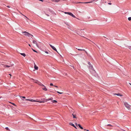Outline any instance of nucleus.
I'll return each mask as SVG.
<instances>
[{"label": "nucleus", "mask_w": 131, "mask_h": 131, "mask_svg": "<svg viewBox=\"0 0 131 131\" xmlns=\"http://www.w3.org/2000/svg\"><path fill=\"white\" fill-rule=\"evenodd\" d=\"M124 104L125 106L128 110H130V105H129L128 103L126 102L124 103Z\"/></svg>", "instance_id": "nucleus-1"}, {"label": "nucleus", "mask_w": 131, "mask_h": 131, "mask_svg": "<svg viewBox=\"0 0 131 131\" xmlns=\"http://www.w3.org/2000/svg\"><path fill=\"white\" fill-rule=\"evenodd\" d=\"M22 33H24L25 34H24V35L25 36H27L28 37H29L30 35H31V36L33 37V36L30 33H29V32H27L26 31H23L22 32Z\"/></svg>", "instance_id": "nucleus-2"}, {"label": "nucleus", "mask_w": 131, "mask_h": 131, "mask_svg": "<svg viewBox=\"0 0 131 131\" xmlns=\"http://www.w3.org/2000/svg\"><path fill=\"white\" fill-rule=\"evenodd\" d=\"M42 86V89L45 91H47V89L46 88V86L42 83L40 85Z\"/></svg>", "instance_id": "nucleus-3"}, {"label": "nucleus", "mask_w": 131, "mask_h": 131, "mask_svg": "<svg viewBox=\"0 0 131 131\" xmlns=\"http://www.w3.org/2000/svg\"><path fill=\"white\" fill-rule=\"evenodd\" d=\"M31 79L32 80H34L33 81V82L34 83H36L37 84H38L39 85H40L41 84V82H39V81H38V80H34L33 79Z\"/></svg>", "instance_id": "nucleus-4"}, {"label": "nucleus", "mask_w": 131, "mask_h": 131, "mask_svg": "<svg viewBox=\"0 0 131 131\" xmlns=\"http://www.w3.org/2000/svg\"><path fill=\"white\" fill-rule=\"evenodd\" d=\"M30 101H31L32 102H39V103H44V101H37L36 100H35L33 99H30Z\"/></svg>", "instance_id": "nucleus-5"}, {"label": "nucleus", "mask_w": 131, "mask_h": 131, "mask_svg": "<svg viewBox=\"0 0 131 131\" xmlns=\"http://www.w3.org/2000/svg\"><path fill=\"white\" fill-rule=\"evenodd\" d=\"M50 46L54 50L56 51L57 53H58V52L57 51V50L56 48L53 46L52 45H51L49 44Z\"/></svg>", "instance_id": "nucleus-6"}, {"label": "nucleus", "mask_w": 131, "mask_h": 131, "mask_svg": "<svg viewBox=\"0 0 131 131\" xmlns=\"http://www.w3.org/2000/svg\"><path fill=\"white\" fill-rule=\"evenodd\" d=\"M32 42L33 43L36 44L37 47H38V48H39V46L38 45L37 42L36 41L34 40Z\"/></svg>", "instance_id": "nucleus-7"}, {"label": "nucleus", "mask_w": 131, "mask_h": 131, "mask_svg": "<svg viewBox=\"0 0 131 131\" xmlns=\"http://www.w3.org/2000/svg\"><path fill=\"white\" fill-rule=\"evenodd\" d=\"M72 115L73 116V118H77V114H76L73 113L72 114Z\"/></svg>", "instance_id": "nucleus-8"}, {"label": "nucleus", "mask_w": 131, "mask_h": 131, "mask_svg": "<svg viewBox=\"0 0 131 131\" xmlns=\"http://www.w3.org/2000/svg\"><path fill=\"white\" fill-rule=\"evenodd\" d=\"M69 124L72 126H73L74 127H75L76 129H77V127L75 126L71 122H70L69 123Z\"/></svg>", "instance_id": "nucleus-9"}, {"label": "nucleus", "mask_w": 131, "mask_h": 131, "mask_svg": "<svg viewBox=\"0 0 131 131\" xmlns=\"http://www.w3.org/2000/svg\"><path fill=\"white\" fill-rule=\"evenodd\" d=\"M89 69L91 70H94V68H93V66L92 65H90L89 66Z\"/></svg>", "instance_id": "nucleus-10"}, {"label": "nucleus", "mask_w": 131, "mask_h": 131, "mask_svg": "<svg viewBox=\"0 0 131 131\" xmlns=\"http://www.w3.org/2000/svg\"><path fill=\"white\" fill-rule=\"evenodd\" d=\"M69 15L72 16L74 18L75 17V16L71 13H70Z\"/></svg>", "instance_id": "nucleus-11"}, {"label": "nucleus", "mask_w": 131, "mask_h": 131, "mask_svg": "<svg viewBox=\"0 0 131 131\" xmlns=\"http://www.w3.org/2000/svg\"><path fill=\"white\" fill-rule=\"evenodd\" d=\"M14 65L13 64H11L10 66H8L7 65H5V67H6L9 68L11 67H12Z\"/></svg>", "instance_id": "nucleus-12"}, {"label": "nucleus", "mask_w": 131, "mask_h": 131, "mask_svg": "<svg viewBox=\"0 0 131 131\" xmlns=\"http://www.w3.org/2000/svg\"><path fill=\"white\" fill-rule=\"evenodd\" d=\"M114 95H117L118 96H123L121 94L119 93H118V94L115 93V94H114Z\"/></svg>", "instance_id": "nucleus-13"}, {"label": "nucleus", "mask_w": 131, "mask_h": 131, "mask_svg": "<svg viewBox=\"0 0 131 131\" xmlns=\"http://www.w3.org/2000/svg\"><path fill=\"white\" fill-rule=\"evenodd\" d=\"M34 68L36 70H38V67L36 66V65H35V66H34Z\"/></svg>", "instance_id": "nucleus-14"}, {"label": "nucleus", "mask_w": 131, "mask_h": 131, "mask_svg": "<svg viewBox=\"0 0 131 131\" xmlns=\"http://www.w3.org/2000/svg\"><path fill=\"white\" fill-rule=\"evenodd\" d=\"M98 0H93L91 2H86V3H92V2H94V1H98Z\"/></svg>", "instance_id": "nucleus-15"}, {"label": "nucleus", "mask_w": 131, "mask_h": 131, "mask_svg": "<svg viewBox=\"0 0 131 131\" xmlns=\"http://www.w3.org/2000/svg\"><path fill=\"white\" fill-rule=\"evenodd\" d=\"M20 54L22 56H24V57H25L26 55V54L24 53H20Z\"/></svg>", "instance_id": "nucleus-16"}, {"label": "nucleus", "mask_w": 131, "mask_h": 131, "mask_svg": "<svg viewBox=\"0 0 131 131\" xmlns=\"http://www.w3.org/2000/svg\"><path fill=\"white\" fill-rule=\"evenodd\" d=\"M52 102L54 103H56L57 102V101L56 100H53L52 101Z\"/></svg>", "instance_id": "nucleus-17"}, {"label": "nucleus", "mask_w": 131, "mask_h": 131, "mask_svg": "<svg viewBox=\"0 0 131 131\" xmlns=\"http://www.w3.org/2000/svg\"><path fill=\"white\" fill-rule=\"evenodd\" d=\"M78 126L80 127V128L81 129H83V128L81 126V125L79 124H78Z\"/></svg>", "instance_id": "nucleus-18"}, {"label": "nucleus", "mask_w": 131, "mask_h": 131, "mask_svg": "<svg viewBox=\"0 0 131 131\" xmlns=\"http://www.w3.org/2000/svg\"><path fill=\"white\" fill-rule=\"evenodd\" d=\"M79 51H85V50L84 49H78L77 48H76Z\"/></svg>", "instance_id": "nucleus-19"}, {"label": "nucleus", "mask_w": 131, "mask_h": 131, "mask_svg": "<svg viewBox=\"0 0 131 131\" xmlns=\"http://www.w3.org/2000/svg\"><path fill=\"white\" fill-rule=\"evenodd\" d=\"M11 104H12L14 106H16V104H15L14 103H11V102H10Z\"/></svg>", "instance_id": "nucleus-20"}, {"label": "nucleus", "mask_w": 131, "mask_h": 131, "mask_svg": "<svg viewBox=\"0 0 131 131\" xmlns=\"http://www.w3.org/2000/svg\"><path fill=\"white\" fill-rule=\"evenodd\" d=\"M70 13V12H65L64 13L65 14H68V15H69Z\"/></svg>", "instance_id": "nucleus-21"}, {"label": "nucleus", "mask_w": 131, "mask_h": 131, "mask_svg": "<svg viewBox=\"0 0 131 131\" xmlns=\"http://www.w3.org/2000/svg\"><path fill=\"white\" fill-rule=\"evenodd\" d=\"M60 1V0H54V2H58Z\"/></svg>", "instance_id": "nucleus-22"}, {"label": "nucleus", "mask_w": 131, "mask_h": 131, "mask_svg": "<svg viewBox=\"0 0 131 131\" xmlns=\"http://www.w3.org/2000/svg\"><path fill=\"white\" fill-rule=\"evenodd\" d=\"M128 19L129 20H131V17H129L128 18Z\"/></svg>", "instance_id": "nucleus-23"}, {"label": "nucleus", "mask_w": 131, "mask_h": 131, "mask_svg": "<svg viewBox=\"0 0 131 131\" xmlns=\"http://www.w3.org/2000/svg\"><path fill=\"white\" fill-rule=\"evenodd\" d=\"M5 129H6V130H10L7 127H6L5 128Z\"/></svg>", "instance_id": "nucleus-24"}, {"label": "nucleus", "mask_w": 131, "mask_h": 131, "mask_svg": "<svg viewBox=\"0 0 131 131\" xmlns=\"http://www.w3.org/2000/svg\"><path fill=\"white\" fill-rule=\"evenodd\" d=\"M52 98H51L49 99H48L47 100V101H49V100H52Z\"/></svg>", "instance_id": "nucleus-25"}, {"label": "nucleus", "mask_w": 131, "mask_h": 131, "mask_svg": "<svg viewBox=\"0 0 131 131\" xmlns=\"http://www.w3.org/2000/svg\"><path fill=\"white\" fill-rule=\"evenodd\" d=\"M32 50H33V51L34 52H36V53H37V52L35 50H34V49H33L32 48Z\"/></svg>", "instance_id": "nucleus-26"}, {"label": "nucleus", "mask_w": 131, "mask_h": 131, "mask_svg": "<svg viewBox=\"0 0 131 131\" xmlns=\"http://www.w3.org/2000/svg\"><path fill=\"white\" fill-rule=\"evenodd\" d=\"M57 93H59V94H62L63 93L60 92H59L58 91H57Z\"/></svg>", "instance_id": "nucleus-27"}, {"label": "nucleus", "mask_w": 131, "mask_h": 131, "mask_svg": "<svg viewBox=\"0 0 131 131\" xmlns=\"http://www.w3.org/2000/svg\"><path fill=\"white\" fill-rule=\"evenodd\" d=\"M106 3V2H105L103 0L102 2V3Z\"/></svg>", "instance_id": "nucleus-28"}, {"label": "nucleus", "mask_w": 131, "mask_h": 131, "mask_svg": "<svg viewBox=\"0 0 131 131\" xmlns=\"http://www.w3.org/2000/svg\"><path fill=\"white\" fill-rule=\"evenodd\" d=\"M45 53H46L47 54H49L48 52L47 51H45Z\"/></svg>", "instance_id": "nucleus-29"}, {"label": "nucleus", "mask_w": 131, "mask_h": 131, "mask_svg": "<svg viewBox=\"0 0 131 131\" xmlns=\"http://www.w3.org/2000/svg\"><path fill=\"white\" fill-rule=\"evenodd\" d=\"M128 48L130 49L131 50V46H129L128 47Z\"/></svg>", "instance_id": "nucleus-30"}, {"label": "nucleus", "mask_w": 131, "mask_h": 131, "mask_svg": "<svg viewBox=\"0 0 131 131\" xmlns=\"http://www.w3.org/2000/svg\"><path fill=\"white\" fill-rule=\"evenodd\" d=\"M107 126H113L111 125V124H108L107 125Z\"/></svg>", "instance_id": "nucleus-31"}, {"label": "nucleus", "mask_w": 131, "mask_h": 131, "mask_svg": "<svg viewBox=\"0 0 131 131\" xmlns=\"http://www.w3.org/2000/svg\"><path fill=\"white\" fill-rule=\"evenodd\" d=\"M30 99H26V101H30Z\"/></svg>", "instance_id": "nucleus-32"}, {"label": "nucleus", "mask_w": 131, "mask_h": 131, "mask_svg": "<svg viewBox=\"0 0 131 131\" xmlns=\"http://www.w3.org/2000/svg\"><path fill=\"white\" fill-rule=\"evenodd\" d=\"M88 64L89 65H90V66L91 65V63H90V62H88Z\"/></svg>", "instance_id": "nucleus-33"}, {"label": "nucleus", "mask_w": 131, "mask_h": 131, "mask_svg": "<svg viewBox=\"0 0 131 131\" xmlns=\"http://www.w3.org/2000/svg\"><path fill=\"white\" fill-rule=\"evenodd\" d=\"M75 124L77 126H78V124L76 122L75 123Z\"/></svg>", "instance_id": "nucleus-34"}, {"label": "nucleus", "mask_w": 131, "mask_h": 131, "mask_svg": "<svg viewBox=\"0 0 131 131\" xmlns=\"http://www.w3.org/2000/svg\"><path fill=\"white\" fill-rule=\"evenodd\" d=\"M20 13L22 15H23L24 16V15H23L21 13ZM24 16H25V17L26 18H27L28 19V18H27V17L26 16H24Z\"/></svg>", "instance_id": "nucleus-35"}, {"label": "nucleus", "mask_w": 131, "mask_h": 131, "mask_svg": "<svg viewBox=\"0 0 131 131\" xmlns=\"http://www.w3.org/2000/svg\"><path fill=\"white\" fill-rule=\"evenodd\" d=\"M50 86H53V84L52 83H50Z\"/></svg>", "instance_id": "nucleus-36"}, {"label": "nucleus", "mask_w": 131, "mask_h": 131, "mask_svg": "<svg viewBox=\"0 0 131 131\" xmlns=\"http://www.w3.org/2000/svg\"><path fill=\"white\" fill-rule=\"evenodd\" d=\"M21 97L23 98H24V99H25V96H21Z\"/></svg>", "instance_id": "nucleus-37"}, {"label": "nucleus", "mask_w": 131, "mask_h": 131, "mask_svg": "<svg viewBox=\"0 0 131 131\" xmlns=\"http://www.w3.org/2000/svg\"><path fill=\"white\" fill-rule=\"evenodd\" d=\"M108 4H109V5H111L112 4V3H108Z\"/></svg>", "instance_id": "nucleus-38"}, {"label": "nucleus", "mask_w": 131, "mask_h": 131, "mask_svg": "<svg viewBox=\"0 0 131 131\" xmlns=\"http://www.w3.org/2000/svg\"><path fill=\"white\" fill-rule=\"evenodd\" d=\"M7 7H8V8H10V7L9 6H7Z\"/></svg>", "instance_id": "nucleus-39"}, {"label": "nucleus", "mask_w": 131, "mask_h": 131, "mask_svg": "<svg viewBox=\"0 0 131 131\" xmlns=\"http://www.w3.org/2000/svg\"><path fill=\"white\" fill-rule=\"evenodd\" d=\"M46 14L48 16H49V15L48 14Z\"/></svg>", "instance_id": "nucleus-40"}, {"label": "nucleus", "mask_w": 131, "mask_h": 131, "mask_svg": "<svg viewBox=\"0 0 131 131\" xmlns=\"http://www.w3.org/2000/svg\"><path fill=\"white\" fill-rule=\"evenodd\" d=\"M84 130H87V131H89V130H86V129H84Z\"/></svg>", "instance_id": "nucleus-41"}, {"label": "nucleus", "mask_w": 131, "mask_h": 131, "mask_svg": "<svg viewBox=\"0 0 131 131\" xmlns=\"http://www.w3.org/2000/svg\"><path fill=\"white\" fill-rule=\"evenodd\" d=\"M55 87H57V88H58V87L57 86H54Z\"/></svg>", "instance_id": "nucleus-42"}, {"label": "nucleus", "mask_w": 131, "mask_h": 131, "mask_svg": "<svg viewBox=\"0 0 131 131\" xmlns=\"http://www.w3.org/2000/svg\"><path fill=\"white\" fill-rule=\"evenodd\" d=\"M34 66H35V65H36L35 62H34Z\"/></svg>", "instance_id": "nucleus-43"}, {"label": "nucleus", "mask_w": 131, "mask_h": 131, "mask_svg": "<svg viewBox=\"0 0 131 131\" xmlns=\"http://www.w3.org/2000/svg\"><path fill=\"white\" fill-rule=\"evenodd\" d=\"M9 75H10V77H11V74H9Z\"/></svg>", "instance_id": "nucleus-44"}, {"label": "nucleus", "mask_w": 131, "mask_h": 131, "mask_svg": "<svg viewBox=\"0 0 131 131\" xmlns=\"http://www.w3.org/2000/svg\"><path fill=\"white\" fill-rule=\"evenodd\" d=\"M129 83V84L130 85H131V83Z\"/></svg>", "instance_id": "nucleus-45"}, {"label": "nucleus", "mask_w": 131, "mask_h": 131, "mask_svg": "<svg viewBox=\"0 0 131 131\" xmlns=\"http://www.w3.org/2000/svg\"><path fill=\"white\" fill-rule=\"evenodd\" d=\"M28 45H29V46H30H30H30V44H29Z\"/></svg>", "instance_id": "nucleus-46"}, {"label": "nucleus", "mask_w": 131, "mask_h": 131, "mask_svg": "<svg viewBox=\"0 0 131 131\" xmlns=\"http://www.w3.org/2000/svg\"><path fill=\"white\" fill-rule=\"evenodd\" d=\"M52 1H54V0H51Z\"/></svg>", "instance_id": "nucleus-47"}, {"label": "nucleus", "mask_w": 131, "mask_h": 131, "mask_svg": "<svg viewBox=\"0 0 131 131\" xmlns=\"http://www.w3.org/2000/svg\"><path fill=\"white\" fill-rule=\"evenodd\" d=\"M32 37H31V38H32Z\"/></svg>", "instance_id": "nucleus-48"}, {"label": "nucleus", "mask_w": 131, "mask_h": 131, "mask_svg": "<svg viewBox=\"0 0 131 131\" xmlns=\"http://www.w3.org/2000/svg\"><path fill=\"white\" fill-rule=\"evenodd\" d=\"M32 37H31V38H32Z\"/></svg>", "instance_id": "nucleus-49"}, {"label": "nucleus", "mask_w": 131, "mask_h": 131, "mask_svg": "<svg viewBox=\"0 0 131 131\" xmlns=\"http://www.w3.org/2000/svg\"><path fill=\"white\" fill-rule=\"evenodd\" d=\"M85 52H86V53H87V52H86V51H85Z\"/></svg>", "instance_id": "nucleus-50"}]
</instances>
